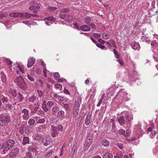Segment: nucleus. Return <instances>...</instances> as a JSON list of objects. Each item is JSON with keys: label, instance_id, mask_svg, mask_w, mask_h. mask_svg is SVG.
<instances>
[{"label": "nucleus", "instance_id": "obj_1", "mask_svg": "<svg viewBox=\"0 0 158 158\" xmlns=\"http://www.w3.org/2000/svg\"><path fill=\"white\" fill-rule=\"evenodd\" d=\"M14 81L22 89L25 90L27 88V84L25 82L24 79L21 76L15 79Z\"/></svg>", "mask_w": 158, "mask_h": 158}, {"label": "nucleus", "instance_id": "obj_2", "mask_svg": "<svg viewBox=\"0 0 158 158\" xmlns=\"http://www.w3.org/2000/svg\"><path fill=\"white\" fill-rule=\"evenodd\" d=\"M116 97L118 99L119 102H120L123 101H127L130 99V96L123 89H121L118 92Z\"/></svg>", "mask_w": 158, "mask_h": 158}, {"label": "nucleus", "instance_id": "obj_3", "mask_svg": "<svg viewBox=\"0 0 158 158\" xmlns=\"http://www.w3.org/2000/svg\"><path fill=\"white\" fill-rule=\"evenodd\" d=\"M10 118L8 116L0 115V125L4 126L6 125L10 121Z\"/></svg>", "mask_w": 158, "mask_h": 158}, {"label": "nucleus", "instance_id": "obj_4", "mask_svg": "<svg viewBox=\"0 0 158 158\" xmlns=\"http://www.w3.org/2000/svg\"><path fill=\"white\" fill-rule=\"evenodd\" d=\"M15 143V141L13 140H9L3 144L2 146V149L7 148L10 150L12 147L14 145Z\"/></svg>", "mask_w": 158, "mask_h": 158}, {"label": "nucleus", "instance_id": "obj_5", "mask_svg": "<svg viewBox=\"0 0 158 158\" xmlns=\"http://www.w3.org/2000/svg\"><path fill=\"white\" fill-rule=\"evenodd\" d=\"M81 96H78L76 101L73 109L79 110L80 105L81 103Z\"/></svg>", "mask_w": 158, "mask_h": 158}, {"label": "nucleus", "instance_id": "obj_6", "mask_svg": "<svg viewBox=\"0 0 158 158\" xmlns=\"http://www.w3.org/2000/svg\"><path fill=\"white\" fill-rule=\"evenodd\" d=\"M22 117L23 119L27 120L30 117L29 111L26 109L23 110L21 112Z\"/></svg>", "mask_w": 158, "mask_h": 158}, {"label": "nucleus", "instance_id": "obj_7", "mask_svg": "<svg viewBox=\"0 0 158 158\" xmlns=\"http://www.w3.org/2000/svg\"><path fill=\"white\" fill-rule=\"evenodd\" d=\"M42 143L45 146H48L52 142V139L48 137H44L42 139Z\"/></svg>", "mask_w": 158, "mask_h": 158}, {"label": "nucleus", "instance_id": "obj_8", "mask_svg": "<svg viewBox=\"0 0 158 158\" xmlns=\"http://www.w3.org/2000/svg\"><path fill=\"white\" fill-rule=\"evenodd\" d=\"M47 127L45 124H43L36 128V130L38 132H40L44 133L46 131Z\"/></svg>", "mask_w": 158, "mask_h": 158}, {"label": "nucleus", "instance_id": "obj_9", "mask_svg": "<svg viewBox=\"0 0 158 158\" xmlns=\"http://www.w3.org/2000/svg\"><path fill=\"white\" fill-rule=\"evenodd\" d=\"M52 131L51 132V135L53 137H56L59 135V132L57 131L56 127L54 126H52Z\"/></svg>", "mask_w": 158, "mask_h": 158}, {"label": "nucleus", "instance_id": "obj_10", "mask_svg": "<svg viewBox=\"0 0 158 158\" xmlns=\"http://www.w3.org/2000/svg\"><path fill=\"white\" fill-rule=\"evenodd\" d=\"M126 119V115L125 116H121L118 119V122L121 125H123L126 123L125 119Z\"/></svg>", "mask_w": 158, "mask_h": 158}, {"label": "nucleus", "instance_id": "obj_11", "mask_svg": "<svg viewBox=\"0 0 158 158\" xmlns=\"http://www.w3.org/2000/svg\"><path fill=\"white\" fill-rule=\"evenodd\" d=\"M154 126L153 124H152L151 127L148 128L147 130L148 133H149L148 132H150L152 135L153 136H155L156 134V132L153 130Z\"/></svg>", "mask_w": 158, "mask_h": 158}, {"label": "nucleus", "instance_id": "obj_12", "mask_svg": "<svg viewBox=\"0 0 158 158\" xmlns=\"http://www.w3.org/2000/svg\"><path fill=\"white\" fill-rule=\"evenodd\" d=\"M35 59L34 58L28 59V63L27 64L28 67H30L32 66L35 63Z\"/></svg>", "mask_w": 158, "mask_h": 158}, {"label": "nucleus", "instance_id": "obj_13", "mask_svg": "<svg viewBox=\"0 0 158 158\" xmlns=\"http://www.w3.org/2000/svg\"><path fill=\"white\" fill-rule=\"evenodd\" d=\"M42 137L41 134L38 133L34 134L32 136L33 139L35 141L40 140L41 139Z\"/></svg>", "mask_w": 158, "mask_h": 158}, {"label": "nucleus", "instance_id": "obj_14", "mask_svg": "<svg viewBox=\"0 0 158 158\" xmlns=\"http://www.w3.org/2000/svg\"><path fill=\"white\" fill-rule=\"evenodd\" d=\"M21 17L23 18L24 19L29 18L31 16V15L29 13H21Z\"/></svg>", "mask_w": 158, "mask_h": 158}, {"label": "nucleus", "instance_id": "obj_15", "mask_svg": "<svg viewBox=\"0 0 158 158\" xmlns=\"http://www.w3.org/2000/svg\"><path fill=\"white\" fill-rule=\"evenodd\" d=\"M35 119L37 120V124L41 123L42 124L45 123V120L44 118L40 119V117L36 116L34 117Z\"/></svg>", "mask_w": 158, "mask_h": 158}, {"label": "nucleus", "instance_id": "obj_16", "mask_svg": "<svg viewBox=\"0 0 158 158\" xmlns=\"http://www.w3.org/2000/svg\"><path fill=\"white\" fill-rule=\"evenodd\" d=\"M131 47L134 49H138L139 48V44L136 42H133L131 43Z\"/></svg>", "mask_w": 158, "mask_h": 158}, {"label": "nucleus", "instance_id": "obj_17", "mask_svg": "<svg viewBox=\"0 0 158 158\" xmlns=\"http://www.w3.org/2000/svg\"><path fill=\"white\" fill-rule=\"evenodd\" d=\"M17 67L22 73L23 74L24 73L25 69L23 65L22 64V63H19L17 64Z\"/></svg>", "mask_w": 158, "mask_h": 158}, {"label": "nucleus", "instance_id": "obj_18", "mask_svg": "<svg viewBox=\"0 0 158 158\" xmlns=\"http://www.w3.org/2000/svg\"><path fill=\"white\" fill-rule=\"evenodd\" d=\"M81 29L83 31H89L90 30V28L88 26L83 25L81 26Z\"/></svg>", "mask_w": 158, "mask_h": 158}, {"label": "nucleus", "instance_id": "obj_19", "mask_svg": "<svg viewBox=\"0 0 158 158\" xmlns=\"http://www.w3.org/2000/svg\"><path fill=\"white\" fill-rule=\"evenodd\" d=\"M46 103V101H44L43 102L42 105V108L44 111L45 112H47L48 110V109L47 108Z\"/></svg>", "mask_w": 158, "mask_h": 158}, {"label": "nucleus", "instance_id": "obj_20", "mask_svg": "<svg viewBox=\"0 0 158 158\" xmlns=\"http://www.w3.org/2000/svg\"><path fill=\"white\" fill-rule=\"evenodd\" d=\"M59 110V108L57 106H54L52 109V112L53 115H56Z\"/></svg>", "mask_w": 158, "mask_h": 158}, {"label": "nucleus", "instance_id": "obj_21", "mask_svg": "<svg viewBox=\"0 0 158 158\" xmlns=\"http://www.w3.org/2000/svg\"><path fill=\"white\" fill-rule=\"evenodd\" d=\"M16 96L17 97V101L20 102H21L23 101V96L19 92L18 93Z\"/></svg>", "mask_w": 158, "mask_h": 158}, {"label": "nucleus", "instance_id": "obj_22", "mask_svg": "<svg viewBox=\"0 0 158 158\" xmlns=\"http://www.w3.org/2000/svg\"><path fill=\"white\" fill-rule=\"evenodd\" d=\"M10 15L11 17L17 18L18 17H21V13L18 12H13L10 13Z\"/></svg>", "mask_w": 158, "mask_h": 158}, {"label": "nucleus", "instance_id": "obj_23", "mask_svg": "<svg viewBox=\"0 0 158 158\" xmlns=\"http://www.w3.org/2000/svg\"><path fill=\"white\" fill-rule=\"evenodd\" d=\"M127 124L130 125L131 121L133 119V117L131 115H126Z\"/></svg>", "mask_w": 158, "mask_h": 158}, {"label": "nucleus", "instance_id": "obj_24", "mask_svg": "<svg viewBox=\"0 0 158 158\" xmlns=\"http://www.w3.org/2000/svg\"><path fill=\"white\" fill-rule=\"evenodd\" d=\"M91 143H90V142H88V141H86L85 143L84 144L83 149L84 151H86L89 148L90 145H91Z\"/></svg>", "mask_w": 158, "mask_h": 158}, {"label": "nucleus", "instance_id": "obj_25", "mask_svg": "<svg viewBox=\"0 0 158 158\" xmlns=\"http://www.w3.org/2000/svg\"><path fill=\"white\" fill-rule=\"evenodd\" d=\"M33 5H34V9H37V10H39L40 8V6L39 5L37 4V3L35 2H33V1H31L30 2H29V5H33Z\"/></svg>", "mask_w": 158, "mask_h": 158}, {"label": "nucleus", "instance_id": "obj_26", "mask_svg": "<svg viewBox=\"0 0 158 158\" xmlns=\"http://www.w3.org/2000/svg\"><path fill=\"white\" fill-rule=\"evenodd\" d=\"M112 154L109 152L105 153L103 156V158H112Z\"/></svg>", "mask_w": 158, "mask_h": 158}, {"label": "nucleus", "instance_id": "obj_27", "mask_svg": "<svg viewBox=\"0 0 158 158\" xmlns=\"http://www.w3.org/2000/svg\"><path fill=\"white\" fill-rule=\"evenodd\" d=\"M68 100V99L63 96H60L58 100L59 102L63 103L66 102Z\"/></svg>", "mask_w": 158, "mask_h": 158}, {"label": "nucleus", "instance_id": "obj_28", "mask_svg": "<svg viewBox=\"0 0 158 158\" xmlns=\"http://www.w3.org/2000/svg\"><path fill=\"white\" fill-rule=\"evenodd\" d=\"M102 38L105 40H106L108 39L109 37V34L108 31H106L102 35Z\"/></svg>", "mask_w": 158, "mask_h": 158}, {"label": "nucleus", "instance_id": "obj_29", "mask_svg": "<svg viewBox=\"0 0 158 158\" xmlns=\"http://www.w3.org/2000/svg\"><path fill=\"white\" fill-rule=\"evenodd\" d=\"M9 92L13 95V97H16L18 93H16V90L14 89H10L9 90Z\"/></svg>", "mask_w": 158, "mask_h": 158}, {"label": "nucleus", "instance_id": "obj_30", "mask_svg": "<svg viewBox=\"0 0 158 158\" xmlns=\"http://www.w3.org/2000/svg\"><path fill=\"white\" fill-rule=\"evenodd\" d=\"M29 99L30 102H34L35 101H36L37 98L35 95H32L29 97Z\"/></svg>", "mask_w": 158, "mask_h": 158}, {"label": "nucleus", "instance_id": "obj_31", "mask_svg": "<svg viewBox=\"0 0 158 158\" xmlns=\"http://www.w3.org/2000/svg\"><path fill=\"white\" fill-rule=\"evenodd\" d=\"M64 112L62 110L59 111L57 113V116L58 117L64 118Z\"/></svg>", "mask_w": 158, "mask_h": 158}, {"label": "nucleus", "instance_id": "obj_32", "mask_svg": "<svg viewBox=\"0 0 158 158\" xmlns=\"http://www.w3.org/2000/svg\"><path fill=\"white\" fill-rule=\"evenodd\" d=\"M23 145H25L26 144H29V140L28 137H24L23 138Z\"/></svg>", "mask_w": 158, "mask_h": 158}, {"label": "nucleus", "instance_id": "obj_33", "mask_svg": "<svg viewBox=\"0 0 158 158\" xmlns=\"http://www.w3.org/2000/svg\"><path fill=\"white\" fill-rule=\"evenodd\" d=\"M19 152V149L17 148H15L13 149L11 153L14 155H17Z\"/></svg>", "mask_w": 158, "mask_h": 158}, {"label": "nucleus", "instance_id": "obj_34", "mask_svg": "<svg viewBox=\"0 0 158 158\" xmlns=\"http://www.w3.org/2000/svg\"><path fill=\"white\" fill-rule=\"evenodd\" d=\"M102 144L104 146L107 147L109 145V141L107 139H104L102 141Z\"/></svg>", "mask_w": 158, "mask_h": 158}, {"label": "nucleus", "instance_id": "obj_35", "mask_svg": "<svg viewBox=\"0 0 158 158\" xmlns=\"http://www.w3.org/2000/svg\"><path fill=\"white\" fill-rule=\"evenodd\" d=\"M79 111L78 110L73 109V115L74 117L76 118L78 116Z\"/></svg>", "mask_w": 158, "mask_h": 158}, {"label": "nucleus", "instance_id": "obj_36", "mask_svg": "<svg viewBox=\"0 0 158 158\" xmlns=\"http://www.w3.org/2000/svg\"><path fill=\"white\" fill-rule=\"evenodd\" d=\"M28 150L31 152H35L36 151V149L33 146H29L28 148Z\"/></svg>", "mask_w": 158, "mask_h": 158}, {"label": "nucleus", "instance_id": "obj_37", "mask_svg": "<svg viewBox=\"0 0 158 158\" xmlns=\"http://www.w3.org/2000/svg\"><path fill=\"white\" fill-rule=\"evenodd\" d=\"M83 20L85 23L88 24L91 21V18L89 17H86L84 18Z\"/></svg>", "mask_w": 158, "mask_h": 158}, {"label": "nucleus", "instance_id": "obj_38", "mask_svg": "<svg viewBox=\"0 0 158 158\" xmlns=\"http://www.w3.org/2000/svg\"><path fill=\"white\" fill-rule=\"evenodd\" d=\"M1 78L3 82H4L6 80V78L5 75L3 73H0Z\"/></svg>", "mask_w": 158, "mask_h": 158}, {"label": "nucleus", "instance_id": "obj_39", "mask_svg": "<svg viewBox=\"0 0 158 158\" xmlns=\"http://www.w3.org/2000/svg\"><path fill=\"white\" fill-rule=\"evenodd\" d=\"M77 148L76 146H73L71 151V153L73 155L77 152Z\"/></svg>", "mask_w": 158, "mask_h": 158}, {"label": "nucleus", "instance_id": "obj_40", "mask_svg": "<svg viewBox=\"0 0 158 158\" xmlns=\"http://www.w3.org/2000/svg\"><path fill=\"white\" fill-rule=\"evenodd\" d=\"M44 21H46V20H48L49 21H55V19L54 18L52 17H48L47 18H45L44 19Z\"/></svg>", "mask_w": 158, "mask_h": 158}, {"label": "nucleus", "instance_id": "obj_41", "mask_svg": "<svg viewBox=\"0 0 158 158\" xmlns=\"http://www.w3.org/2000/svg\"><path fill=\"white\" fill-rule=\"evenodd\" d=\"M72 19V17L69 15H67L65 17V19L68 21H71Z\"/></svg>", "mask_w": 158, "mask_h": 158}, {"label": "nucleus", "instance_id": "obj_42", "mask_svg": "<svg viewBox=\"0 0 158 158\" xmlns=\"http://www.w3.org/2000/svg\"><path fill=\"white\" fill-rule=\"evenodd\" d=\"M57 10V8L52 6H49L48 8V10L49 11L54 12L56 10Z\"/></svg>", "mask_w": 158, "mask_h": 158}, {"label": "nucleus", "instance_id": "obj_43", "mask_svg": "<svg viewBox=\"0 0 158 158\" xmlns=\"http://www.w3.org/2000/svg\"><path fill=\"white\" fill-rule=\"evenodd\" d=\"M26 158H32L33 156L31 153L30 152H27L26 153Z\"/></svg>", "mask_w": 158, "mask_h": 158}, {"label": "nucleus", "instance_id": "obj_44", "mask_svg": "<svg viewBox=\"0 0 158 158\" xmlns=\"http://www.w3.org/2000/svg\"><path fill=\"white\" fill-rule=\"evenodd\" d=\"M141 39L143 41L149 43V39H148L147 36H142L141 37Z\"/></svg>", "mask_w": 158, "mask_h": 158}, {"label": "nucleus", "instance_id": "obj_45", "mask_svg": "<svg viewBox=\"0 0 158 158\" xmlns=\"http://www.w3.org/2000/svg\"><path fill=\"white\" fill-rule=\"evenodd\" d=\"M53 76L54 79L57 80L59 78L60 75L58 73L56 72L54 74Z\"/></svg>", "mask_w": 158, "mask_h": 158}, {"label": "nucleus", "instance_id": "obj_46", "mask_svg": "<svg viewBox=\"0 0 158 158\" xmlns=\"http://www.w3.org/2000/svg\"><path fill=\"white\" fill-rule=\"evenodd\" d=\"M28 123L31 125H33L35 123V121L34 119L30 118L28 121Z\"/></svg>", "mask_w": 158, "mask_h": 158}, {"label": "nucleus", "instance_id": "obj_47", "mask_svg": "<svg viewBox=\"0 0 158 158\" xmlns=\"http://www.w3.org/2000/svg\"><path fill=\"white\" fill-rule=\"evenodd\" d=\"M63 107L66 110H68L70 109V106L68 104L65 103L63 104Z\"/></svg>", "mask_w": 158, "mask_h": 158}, {"label": "nucleus", "instance_id": "obj_48", "mask_svg": "<svg viewBox=\"0 0 158 158\" xmlns=\"http://www.w3.org/2000/svg\"><path fill=\"white\" fill-rule=\"evenodd\" d=\"M46 104L48 107L50 108L53 104V103L52 101H49L47 103L46 102Z\"/></svg>", "mask_w": 158, "mask_h": 158}, {"label": "nucleus", "instance_id": "obj_49", "mask_svg": "<svg viewBox=\"0 0 158 158\" xmlns=\"http://www.w3.org/2000/svg\"><path fill=\"white\" fill-rule=\"evenodd\" d=\"M70 10L68 8H65L62 9L60 10V12L62 13H65L68 12Z\"/></svg>", "mask_w": 158, "mask_h": 158}, {"label": "nucleus", "instance_id": "obj_50", "mask_svg": "<svg viewBox=\"0 0 158 158\" xmlns=\"http://www.w3.org/2000/svg\"><path fill=\"white\" fill-rule=\"evenodd\" d=\"M96 45L98 48H100L102 49H105V46L99 43L97 44Z\"/></svg>", "mask_w": 158, "mask_h": 158}, {"label": "nucleus", "instance_id": "obj_51", "mask_svg": "<svg viewBox=\"0 0 158 158\" xmlns=\"http://www.w3.org/2000/svg\"><path fill=\"white\" fill-rule=\"evenodd\" d=\"M48 72H49V71L46 69V67H44L43 70V73L44 76L45 77H47V73Z\"/></svg>", "mask_w": 158, "mask_h": 158}, {"label": "nucleus", "instance_id": "obj_52", "mask_svg": "<svg viewBox=\"0 0 158 158\" xmlns=\"http://www.w3.org/2000/svg\"><path fill=\"white\" fill-rule=\"evenodd\" d=\"M57 130L59 131H63V127L61 125H59L57 127Z\"/></svg>", "mask_w": 158, "mask_h": 158}, {"label": "nucleus", "instance_id": "obj_53", "mask_svg": "<svg viewBox=\"0 0 158 158\" xmlns=\"http://www.w3.org/2000/svg\"><path fill=\"white\" fill-rule=\"evenodd\" d=\"M2 102L4 103H6L8 101V99L7 98L4 97L2 99Z\"/></svg>", "mask_w": 158, "mask_h": 158}, {"label": "nucleus", "instance_id": "obj_54", "mask_svg": "<svg viewBox=\"0 0 158 158\" xmlns=\"http://www.w3.org/2000/svg\"><path fill=\"white\" fill-rule=\"evenodd\" d=\"M24 132L26 134H28L29 132V127L28 126H27L24 130Z\"/></svg>", "mask_w": 158, "mask_h": 158}, {"label": "nucleus", "instance_id": "obj_55", "mask_svg": "<svg viewBox=\"0 0 158 158\" xmlns=\"http://www.w3.org/2000/svg\"><path fill=\"white\" fill-rule=\"evenodd\" d=\"M93 36L96 38H99L100 37L101 35L99 34L94 33L93 35Z\"/></svg>", "mask_w": 158, "mask_h": 158}, {"label": "nucleus", "instance_id": "obj_56", "mask_svg": "<svg viewBox=\"0 0 158 158\" xmlns=\"http://www.w3.org/2000/svg\"><path fill=\"white\" fill-rule=\"evenodd\" d=\"M37 92L40 97H41L43 96V92H42V91L40 90H37Z\"/></svg>", "mask_w": 158, "mask_h": 158}, {"label": "nucleus", "instance_id": "obj_57", "mask_svg": "<svg viewBox=\"0 0 158 158\" xmlns=\"http://www.w3.org/2000/svg\"><path fill=\"white\" fill-rule=\"evenodd\" d=\"M27 77L28 79L31 81H34V78L31 76L29 75V74H27Z\"/></svg>", "mask_w": 158, "mask_h": 158}, {"label": "nucleus", "instance_id": "obj_58", "mask_svg": "<svg viewBox=\"0 0 158 158\" xmlns=\"http://www.w3.org/2000/svg\"><path fill=\"white\" fill-rule=\"evenodd\" d=\"M113 52L115 55L116 56V58H118L119 56V55L118 53L115 50V49H113Z\"/></svg>", "mask_w": 158, "mask_h": 158}, {"label": "nucleus", "instance_id": "obj_59", "mask_svg": "<svg viewBox=\"0 0 158 158\" xmlns=\"http://www.w3.org/2000/svg\"><path fill=\"white\" fill-rule=\"evenodd\" d=\"M23 125H21V127L19 128V132L21 134H22L23 133Z\"/></svg>", "mask_w": 158, "mask_h": 158}, {"label": "nucleus", "instance_id": "obj_60", "mask_svg": "<svg viewBox=\"0 0 158 158\" xmlns=\"http://www.w3.org/2000/svg\"><path fill=\"white\" fill-rule=\"evenodd\" d=\"M65 14L64 13L60 14V18L62 19H63L64 18H65Z\"/></svg>", "mask_w": 158, "mask_h": 158}, {"label": "nucleus", "instance_id": "obj_61", "mask_svg": "<svg viewBox=\"0 0 158 158\" xmlns=\"http://www.w3.org/2000/svg\"><path fill=\"white\" fill-rule=\"evenodd\" d=\"M57 81H58V82H62L66 81V80L64 78H61V79H59H59H58V80H57Z\"/></svg>", "mask_w": 158, "mask_h": 158}, {"label": "nucleus", "instance_id": "obj_62", "mask_svg": "<svg viewBox=\"0 0 158 158\" xmlns=\"http://www.w3.org/2000/svg\"><path fill=\"white\" fill-rule=\"evenodd\" d=\"M157 44V43L155 40L153 41L151 43V45L152 46H156Z\"/></svg>", "mask_w": 158, "mask_h": 158}, {"label": "nucleus", "instance_id": "obj_63", "mask_svg": "<svg viewBox=\"0 0 158 158\" xmlns=\"http://www.w3.org/2000/svg\"><path fill=\"white\" fill-rule=\"evenodd\" d=\"M35 72L39 74L41 73V71L39 68H37L36 69Z\"/></svg>", "mask_w": 158, "mask_h": 158}, {"label": "nucleus", "instance_id": "obj_64", "mask_svg": "<svg viewBox=\"0 0 158 158\" xmlns=\"http://www.w3.org/2000/svg\"><path fill=\"white\" fill-rule=\"evenodd\" d=\"M98 41L101 43L102 44H104L105 42V41L101 39H98Z\"/></svg>", "mask_w": 158, "mask_h": 158}]
</instances>
